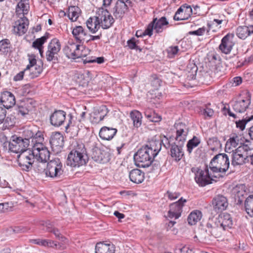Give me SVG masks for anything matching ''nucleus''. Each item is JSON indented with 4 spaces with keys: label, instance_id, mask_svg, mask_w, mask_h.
<instances>
[{
    "label": "nucleus",
    "instance_id": "nucleus-4",
    "mask_svg": "<svg viewBox=\"0 0 253 253\" xmlns=\"http://www.w3.org/2000/svg\"><path fill=\"white\" fill-rule=\"evenodd\" d=\"M88 161L84 145L83 143H76L68 154L67 164L72 167H80L85 165Z\"/></svg>",
    "mask_w": 253,
    "mask_h": 253
},
{
    "label": "nucleus",
    "instance_id": "nucleus-15",
    "mask_svg": "<svg viewBox=\"0 0 253 253\" xmlns=\"http://www.w3.org/2000/svg\"><path fill=\"white\" fill-rule=\"evenodd\" d=\"M49 143L52 150L58 153L64 146V137L60 132H53L50 136Z\"/></svg>",
    "mask_w": 253,
    "mask_h": 253
},
{
    "label": "nucleus",
    "instance_id": "nucleus-53",
    "mask_svg": "<svg viewBox=\"0 0 253 253\" xmlns=\"http://www.w3.org/2000/svg\"><path fill=\"white\" fill-rule=\"evenodd\" d=\"M57 54L54 53L52 51L47 49L46 52V58L48 61H56L57 60V57L56 56Z\"/></svg>",
    "mask_w": 253,
    "mask_h": 253
},
{
    "label": "nucleus",
    "instance_id": "nucleus-45",
    "mask_svg": "<svg viewBox=\"0 0 253 253\" xmlns=\"http://www.w3.org/2000/svg\"><path fill=\"white\" fill-rule=\"evenodd\" d=\"M26 0H20L17 5L16 9L17 12L20 14L21 11L23 15L28 12L29 6L28 3L26 2Z\"/></svg>",
    "mask_w": 253,
    "mask_h": 253
},
{
    "label": "nucleus",
    "instance_id": "nucleus-5",
    "mask_svg": "<svg viewBox=\"0 0 253 253\" xmlns=\"http://www.w3.org/2000/svg\"><path fill=\"white\" fill-rule=\"evenodd\" d=\"M229 165L228 156L225 153H219L211 160L209 168L213 174H217L218 178L223 177L228 169Z\"/></svg>",
    "mask_w": 253,
    "mask_h": 253
},
{
    "label": "nucleus",
    "instance_id": "nucleus-38",
    "mask_svg": "<svg viewBox=\"0 0 253 253\" xmlns=\"http://www.w3.org/2000/svg\"><path fill=\"white\" fill-rule=\"evenodd\" d=\"M46 231L48 232L53 233L57 239L62 242L65 243L67 241L66 238L60 233L59 230L53 227L51 225L49 224L46 226Z\"/></svg>",
    "mask_w": 253,
    "mask_h": 253
},
{
    "label": "nucleus",
    "instance_id": "nucleus-27",
    "mask_svg": "<svg viewBox=\"0 0 253 253\" xmlns=\"http://www.w3.org/2000/svg\"><path fill=\"white\" fill-rule=\"evenodd\" d=\"M215 219L217 222L218 225H220L223 230H225L226 228H231L233 224L231 216L228 213L219 215Z\"/></svg>",
    "mask_w": 253,
    "mask_h": 253
},
{
    "label": "nucleus",
    "instance_id": "nucleus-17",
    "mask_svg": "<svg viewBox=\"0 0 253 253\" xmlns=\"http://www.w3.org/2000/svg\"><path fill=\"white\" fill-rule=\"evenodd\" d=\"M129 0H118L114 8L113 14L116 18H121L127 10L128 4H130Z\"/></svg>",
    "mask_w": 253,
    "mask_h": 253
},
{
    "label": "nucleus",
    "instance_id": "nucleus-34",
    "mask_svg": "<svg viewBox=\"0 0 253 253\" xmlns=\"http://www.w3.org/2000/svg\"><path fill=\"white\" fill-rule=\"evenodd\" d=\"M240 142V137L236 134H233L227 140L225 144V151L231 150L232 148L236 147Z\"/></svg>",
    "mask_w": 253,
    "mask_h": 253
},
{
    "label": "nucleus",
    "instance_id": "nucleus-21",
    "mask_svg": "<svg viewBox=\"0 0 253 253\" xmlns=\"http://www.w3.org/2000/svg\"><path fill=\"white\" fill-rule=\"evenodd\" d=\"M251 97L249 95L245 98L234 101L232 103L233 109L237 113L245 112L251 104Z\"/></svg>",
    "mask_w": 253,
    "mask_h": 253
},
{
    "label": "nucleus",
    "instance_id": "nucleus-44",
    "mask_svg": "<svg viewBox=\"0 0 253 253\" xmlns=\"http://www.w3.org/2000/svg\"><path fill=\"white\" fill-rule=\"evenodd\" d=\"M42 71V67L38 65H36L30 69L28 73L31 79H34L38 77Z\"/></svg>",
    "mask_w": 253,
    "mask_h": 253
},
{
    "label": "nucleus",
    "instance_id": "nucleus-55",
    "mask_svg": "<svg viewBox=\"0 0 253 253\" xmlns=\"http://www.w3.org/2000/svg\"><path fill=\"white\" fill-rule=\"evenodd\" d=\"M247 155H248V162H250L253 165V148L251 147L248 144V149H247Z\"/></svg>",
    "mask_w": 253,
    "mask_h": 253
},
{
    "label": "nucleus",
    "instance_id": "nucleus-56",
    "mask_svg": "<svg viewBox=\"0 0 253 253\" xmlns=\"http://www.w3.org/2000/svg\"><path fill=\"white\" fill-rule=\"evenodd\" d=\"M201 114L205 116V117H211L214 113V112L212 109L206 107V108L203 109L201 111Z\"/></svg>",
    "mask_w": 253,
    "mask_h": 253
},
{
    "label": "nucleus",
    "instance_id": "nucleus-51",
    "mask_svg": "<svg viewBox=\"0 0 253 253\" xmlns=\"http://www.w3.org/2000/svg\"><path fill=\"white\" fill-rule=\"evenodd\" d=\"M43 140V137L41 131H38L36 133L34 132V136L31 140V142L34 144V145L37 143H42Z\"/></svg>",
    "mask_w": 253,
    "mask_h": 253
},
{
    "label": "nucleus",
    "instance_id": "nucleus-60",
    "mask_svg": "<svg viewBox=\"0 0 253 253\" xmlns=\"http://www.w3.org/2000/svg\"><path fill=\"white\" fill-rule=\"evenodd\" d=\"M29 229L24 226H17L13 229V231L15 233H24L27 232Z\"/></svg>",
    "mask_w": 253,
    "mask_h": 253
},
{
    "label": "nucleus",
    "instance_id": "nucleus-7",
    "mask_svg": "<svg viewBox=\"0 0 253 253\" xmlns=\"http://www.w3.org/2000/svg\"><path fill=\"white\" fill-rule=\"evenodd\" d=\"M63 173V166L59 159L51 160L46 164V176L52 178H59L62 177Z\"/></svg>",
    "mask_w": 253,
    "mask_h": 253
},
{
    "label": "nucleus",
    "instance_id": "nucleus-46",
    "mask_svg": "<svg viewBox=\"0 0 253 253\" xmlns=\"http://www.w3.org/2000/svg\"><path fill=\"white\" fill-rule=\"evenodd\" d=\"M253 120V114L251 116L247 114L246 117L243 118L241 120H239L236 122V127L240 128L241 130H243L245 128L246 125L251 121Z\"/></svg>",
    "mask_w": 253,
    "mask_h": 253
},
{
    "label": "nucleus",
    "instance_id": "nucleus-62",
    "mask_svg": "<svg viewBox=\"0 0 253 253\" xmlns=\"http://www.w3.org/2000/svg\"><path fill=\"white\" fill-rule=\"evenodd\" d=\"M206 29L204 27L198 29L197 30L189 32L190 34L197 36H202L205 33Z\"/></svg>",
    "mask_w": 253,
    "mask_h": 253
},
{
    "label": "nucleus",
    "instance_id": "nucleus-16",
    "mask_svg": "<svg viewBox=\"0 0 253 253\" xmlns=\"http://www.w3.org/2000/svg\"><path fill=\"white\" fill-rule=\"evenodd\" d=\"M80 45L75 43L68 42L63 49L64 53L68 58L76 59L81 57Z\"/></svg>",
    "mask_w": 253,
    "mask_h": 253
},
{
    "label": "nucleus",
    "instance_id": "nucleus-22",
    "mask_svg": "<svg viewBox=\"0 0 253 253\" xmlns=\"http://www.w3.org/2000/svg\"><path fill=\"white\" fill-rule=\"evenodd\" d=\"M66 113L62 110L55 111L50 117L51 124L55 126H61L65 120Z\"/></svg>",
    "mask_w": 253,
    "mask_h": 253
},
{
    "label": "nucleus",
    "instance_id": "nucleus-54",
    "mask_svg": "<svg viewBox=\"0 0 253 253\" xmlns=\"http://www.w3.org/2000/svg\"><path fill=\"white\" fill-rule=\"evenodd\" d=\"M104 62V58L103 57H99L94 58V59L88 60L87 58L84 60V64L87 63H94L97 62L98 64H101Z\"/></svg>",
    "mask_w": 253,
    "mask_h": 253
},
{
    "label": "nucleus",
    "instance_id": "nucleus-42",
    "mask_svg": "<svg viewBox=\"0 0 253 253\" xmlns=\"http://www.w3.org/2000/svg\"><path fill=\"white\" fill-rule=\"evenodd\" d=\"M201 141L199 138L194 136L191 139H190L187 143V150L189 154H191L193 149L197 147L200 143Z\"/></svg>",
    "mask_w": 253,
    "mask_h": 253
},
{
    "label": "nucleus",
    "instance_id": "nucleus-57",
    "mask_svg": "<svg viewBox=\"0 0 253 253\" xmlns=\"http://www.w3.org/2000/svg\"><path fill=\"white\" fill-rule=\"evenodd\" d=\"M166 196H167L169 199L173 200L178 198L180 196V194L179 193L172 192L168 191L166 194Z\"/></svg>",
    "mask_w": 253,
    "mask_h": 253
},
{
    "label": "nucleus",
    "instance_id": "nucleus-35",
    "mask_svg": "<svg viewBox=\"0 0 253 253\" xmlns=\"http://www.w3.org/2000/svg\"><path fill=\"white\" fill-rule=\"evenodd\" d=\"M130 117L133 121L134 127L138 128L141 126L142 116L140 112L137 110H133L130 113Z\"/></svg>",
    "mask_w": 253,
    "mask_h": 253
},
{
    "label": "nucleus",
    "instance_id": "nucleus-61",
    "mask_svg": "<svg viewBox=\"0 0 253 253\" xmlns=\"http://www.w3.org/2000/svg\"><path fill=\"white\" fill-rule=\"evenodd\" d=\"M127 45L131 49H137L138 46L136 45V42L134 38H132L127 41Z\"/></svg>",
    "mask_w": 253,
    "mask_h": 253
},
{
    "label": "nucleus",
    "instance_id": "nucleus-41",
    "mask_svg": "<svg viewBox=\"0 0 253 253\" xmlns=\"http://www.w3.org/2000/svg\"><path fill=\"white\" fill-rule=\"evenodd\" d=\"M80 10L78 6H70L68 9V16L72 21H76L80 15Z\"/></svg>",
    "mask_w": 253,
    "mask_h": 253
},
{
    "label": "nucleus",
    "instance_id": "nucleus-20",
    "mask_svg": "<svg viewBox=\"0 0 253 253\" xmlns=\"http://www.w3.org/2000/svg\"><path fill=\"white\" fill-rule=\"evenodd\" d=\"M29 21L28 19L23 16L15 22L13 25V32L19 36H21L25 34L28 28Z\"/></svg>",
    "mask_w": 253,
    "mask_h": 253
},
{
    "label": "nucleus",
    "instance_id": "nucleus-13",
    "mask_svg": "<svg viewBox=\"0 0 253 253\" xmlns=\"http://www.w3.org/2000/svg\"><path fill=\"white\" fill-rule=\"evenodd\" d=\"M186 201V199L182 197L178 201L171 204L169 205L168 216L170 218H178L181 215V213L182 211V208Z\"/></svg>",
    "mask_w": 253,
    "mask_h": 253
},
{
    "label": "nucleus",
    "instance_id": "nucleus-30",
    "mask_svg": "<svg viewBox=\"0 0 253 253\" xmlns=\"http://www.w3.org/2000/svg\"><path fill=\"white\" fill-rule=\"evenodd\" d=\"M253 34V25L239 26L236 29V35L241 39H245Z\"/></svg>",
    "mask_w": 253,
    "mask_h": 253
},
{
    "label": "nucleus",
    "instance_id": "nucleus-29",
    "mask_svg": "<svg viewBox=\"0 0 253 253\" xmlns=\"http://www.w3.org/2000/svg\"><path fill=\"white\" fill-rule=\"evenodd\" d=\"M117 132L116 128L103 126L100 129L99 135L101 139L109 140L114 137Z\"/></svg>",
    "mask_w": 253,
    "mask_h": 253
},
{
    "label": "nucleus",
    "instance_id": "nucleus-14",
    "mask_svg": "<svg viewBox=\"0 0 253 253\" xmlns=\"http://www.w3.org/2000/svg\"><path fill=\"white\" fill-rule=\"evenodd\" d=\"M222 230V229L220 225H218L215 220L212 222L209 221L206 225L205 232L207 235L205 236L204 238L206 240H210L211 236L217 238L220 236Z\"/></svg>",
    "mask_w": 253,
    "mask_h": 253
},
{
    "label": "nucleus",
    "instance_id": "nucleus-23",
    "mask_svg": "<svg viewBox=\"0 0 253 253\" xmlns=\"http://www.w3.org/2000/svg\"><path fill=\"white\" fill-rule=\"evenodd\" d=\"M212 205L215 211L218 212L225 210L228 204L225 197L221 195H218L213 199Z\"/></svg>",
    "mask_w": 253,
    "mask_h": 253
},
{
    "label": "nucleus",
    "instance_id": "nucleus-59",
    "mask_svg": "<svg viewBox=\"0 0 253 253\" xmlns=\"http://www.w3.org/2000/svg\"><path fill=\"white\" fill-rule=\"evenodd\" d=\"M48 247L55 249H61L62 246L60 244L56 241L49 240Z\"/></svg>",
    "mask_w": 253,
    "mask_h": 253
},
{
    "label": "nucleus",
    "instance_id": "nucleus-9",
    "mask_svg": "<svg viewBox=\"0 0 253 253\" xmlns=\"http://www.w3.org/2000/svg\"><path fill=\"white\" fill-rule=\"evenodd\" d=\"M28 146L27 140L16 135L11 136L9 143V150L15 153L24 152Z\"/></svg>",
    "mask_w": 253,
    "mask_h": 253
},
{
    "label": "nucleus",
    "instance_id": "nucleus-33",
    "mask_svg": "<svg viewBox=\"0 0 253 253\" xmlns=\"http://www.w3.org/2000/svg\"><path fill=\"white\" fill-rule=\"evenodd\" d=\"M152 23L154 26V30L158 33H161L164 30V27L169 24L165 17H162L159 19L155 18Z\"/></svg>",
    "mask_w": 253,
    "mask_h": 253
},
{
    "label": "nucleus",
    "instance_id": "nucleus-32",
    "mask_svg": "<svg viewBox=\"0 0 253 253\" xmlns=\"http://www.w3.org/2000/svg\"><path fill=\"white\" fill-rule=\"evenodd\" d=\"M129 177L132 182L139 184L144 181V173L139 169H133L129 172Z\"/></svg>",
    "mask_w": 253,
    "mask_h": 253
},
{
    "label": "nucleus",
    "instance_id": "nucleus-52",
    "mask_svg": "<svg viewBox=\"0 0 253 253\" xmlns=\"http://www.w3.org/2000/svg\"><path fill=\"white\" fill-rule=\"evenodd\" d=\"M45 162H42V161H39L37 162V163L36 164V170L39 172V173H42L44 172L45 174L46 175V165L45 164Z\"/></svg>",
    "mask_w": 253,
    "mask_h": 253
},
{
    "label": "nucleus",
    "instance_id": "nucleus-8",
    "mask_svg": "<svg viewBox=\"0 0 253 253\" xmlns=\"http://www.w3.org/2000/svg\"><path fill=\"white\" fill-rule=\"evenodd\" d=\"M247 149H248V144H243L235 151H232V153L231 154L232 165L235 167L248 162Z\"/></svg>",
    "mask_w": 253,
    "mask_h": 253
},
{
    "label": "nucleus",
    "instance_id": "nucleus-47",
    "mask_svg": "<svg viewBox=\"0 0 253 253\" xmlns=\"http://www.w3.org/2000/svg\"><path fill=\"white\" fill-rule=\"evenodd\" d=\"M49 34L46 33L44 36L40 38H38L36 40L33 42L32 44V46L35 48H40L43 47V43L46 42L47 39L48 38Z\"/></svg>",
    "mask_w": 253,
    "mask_h": 253
},
{
    "label": "nucleus",
    "instance_id": "nucleus-1",
    "mask_svg": "<svg viewBox=\"0 0 253 253\" xmlns=\"http://www.w3.org/2000/svg\"><path fill=\"white\" fill-rule=\"evenodd\" d=\"M161 149V142L152 141L140 149L134 156L137 165L140 168H147L151 166L154 158Z\"/></svg>",
    "mask_w": 253,
    "mask_h": 253
},
{
    "label": "nucleus",
    "instance_id": "nucleus-64",
    "mask_svg": "<svg viewBox=\"0 0 253 253\" xmlns=\"http://www.w3.org/2000/svg\"><path fill=\"white\" fill-rule=\"evenodd\" d=\"M176 251V253H194L192 250H190L186 247L178 249Z\"/></svg>",
    "mask_w": 253,
    "mask_h": 253
},
{
    "label": "nucleus",
    "instance_id": "nucleus-18",
    "mask_svg": "<svg viewBox=\"0 0 253 253\" xmlns=\"http://www.w3.org/2000/svg\"><path fill=\"white\" fill-rule=\"evenodd\" d=\"M192 14V9L190 5L186 4L181 5L174 14V20H184L188 19Z\"/></svg>",
    "mask_w": 253,
    "mask_h": 253
},
{
    "label": "nucleus",
    "instance_id": "nucleus-28",
    "mask_svg": "<svg viewBox=\"0 0 253 253\" xmlns=\"http://www.w3.org/2000/svg\"><path fill=\"white\" fill-rule=\"evenodd\" d=\"M34 107V103L30 99L28 100L23 105L18 106L16 108V113L18 115H21L22 117H25L29 114V113L32 111Z\"/></svg>",
    "mask_w": 253,
    "mask_h": 253
},
{
    "label": "nucleus",
    "instance_id": "nucleus-39",
    "mask_svg": "<svg viewBox=\"0 0 253 253\" xmlns=\"http://www.w3.org/2000/svg\"><path fill=\"white\" fill-rule=\"evenodd\" d=\"M145 117L152 122H159L162 120L161 116L156 113L150 109H147L145 112Z\"/></svg>",
    "mask_w": 253,
    "mask_h": 253
},
{
    "label": "nucleus",
    "instance_id": "nucleus-50",
    "mask_svg": "<svg viewBox=\"0 0 253 253\" xmlns=\"http://www.w3.org/2000/svg\"><path fill=\"white\" fill-rule=\"evenodd\" d=\"M179 48L178 46H171L168 48L167 52L168 56L170 58H173L178 54Z\"/></svg>",
    "mask_w": 253,
    "mask_h": 253
},
{
    "label": "nucleus",
    "instance_id": "nucleus-25",
    "mask_svg": "<svg viewBox=\"0 0 253 253\" xmlns=\"http://www.w3.org/2000/svg\"><path fill=\"white\" fill-rule=\"evenodd\" d=\"M108 110L106 106L102 105L95 110L91 115L92 122L94 123H98L103 120L104 117L107 115Z\"/></svg>",
    "mask_w": 253,
    "mask_h": 253
},
{
    "label": "nucleus",
    "instance_id": "nucleus-6",
    "mask_svg": "<svg viewBox=\"0 0 253 253\" xmlns=\"http://www.w3.org/2000/svg\"><path fill=\"white\" fill-rule=\"evenodd\" d=\"M191 171L195 174V180L200 186L211 183V177H218L217 175L212 173V171L210 172L208 168L204 171L198 167H193L191 169Z\"/></svg>",
    "mask_w": 253,
    "mask_h": 253
},
{
    "label": "nucleus",
    "instance_id": "nucleus-49",
    "mask_svg": "<svg viewBox=\"0 0 253 253\" xmlns=\"http://www.w3.org/2000/svg\"><path fill=\"white\" fill-rule=\"evenodd\" d=\"M34 136V132L29 129H25L22 134V136H21L23 140L28 141V145H29L30 140H32V138Z\"/></svg>",
    "mask_w": 253,
    "mask_h": 253
},
{
    "label": "nucleus",
    "instance_id": "nucleus-40",
    "mask_svg": "<svg viewBox=\"0 0 253 253\" xmlns=\"http://www.w3.org/2000/svg\"><path fill=\"white\" fill-rule=\"evenodd\" d=\"M245 208L247 213L253 217V195H250L245 201Z\"/></svg>",
    "mask_w": 253,
    "mask_h": 253
},
{
    "label": "nucleus",
    "instance_id": "nucleus-26",
    "mask_svg": "<svg viewBox=\"0 0 253 253\" xmlns=\"http://www.w3.org/2000/svg\"><path fill=\"white\" fill-rule=\"evenodd\" d=\"M0 101L5 108L9 109L15 104L14 95L9 91L3 92L1 96Z\"/></svg>",
    "mask_w": 253,
    "mask_h": 253
},
{
    "label": "nucleus",
    "instance_id": "nucleus-63",
    "mask_svg": "<svg viewBox=\"0 0 253 253\" xmlns=\"http://www.w3.org/2000/svg\"><path fill=\"white\" fill-rule=\"evenodd\" d=\"M28 71L25 69L24 71L19 72L14 77V80L15 81H20L23 79L24 74L26 73H28Z\"/></svg>",
    "mask_w": 253,
    "mask_h": 253
},
{
    "label": "nucleus",
    "instance_id": "nucleus-31",
    "mask_svg": "<svg viewBox=\"0 0 253 253\" xmlns=\"http://www.w3.org/2000/svg\"><path fill=\"white\" fill-rule=\"evenodd\" d=\"M115 246L113 244L97 243L95 246V253H115Z\"/></svg>",
    "mask_w": 253,
    "mask_h": 253
},
{
    "label": "nucleus",
    "instance_id": "nucleus-58",
    "mask_svg": "<svg viewBox=\"0 0 253 253\" xmlns=\"http://www.w3.org/2000/svg\"><path fill=\"white\" fill-rule=\"evenodd\" d=\"M153 30H154V26L151 22L148 25L147 28L144 31L145 36L148 35L150 37L151 36Z\"/></svg>",
    "mask_w": 253,
    "mask_h": 253
},
{
    "label": "nucleus",
    "instance_id": "nucleus-2",
    "mask_svg": "<svg viewBox=\"0 0 253 253\" xmlns=\"http://www.w3.org/2000/svg\"><path fill=\"white\" fill-rule=\"evenodd\" d=\"M176 129L175 141L170 145L168 141V145L170 146V155L176 162L179 161L184 156L183 146L188 133V127L183 123L175 124Z\"/></svg>",
    "mask_w": 253,
    "mask_h": 253
},
{
    "label": "nucleus",
    "instance_id": "nucleus-3",
    "mask_svg": "<svg viewBox=\"0 0 253 253\" xmlns=\"http://www.w3.org/2000/svg\"><path fill=\"white\" fill-rule=\"evenodd\" d=\"M94 18L90 17L86 22L87 28L92 34L97 32L100 27L108 29L115 21L109 11L103 7L98 9Z\"/></svg>",
    "mask_w": 253,
    "mask_h": 253
},
{
    "label": "nucleus",
    "instance_id": "nucleus-43",
    "mask_svg": "<svg viewBox=\"0 0 253 253\" xmlns=\"http://www.w3.org/2000/svg\"><path fill=\"white\" fill-rule=\"evenodd\" d=\"M61 48L60 42L57 39H54L51 41L48 45V50L54 53H58Z\"/></svg>",
    "mask_w": 253,
    "mask_h": 253
},
{
    "label": "nucleus",
    "instance_id": "nucleus-36",
    "mask_svg": "<svg viewBox=\"0 0 253 253\" xmlns=\"http://www.w3.org/2000/svg\"><path fill=\"white\" fill-rule=\"evenodd\" d=\"M202 217V213L199 210H194L189 215L187 221L190 225L196 224Z\"/></svg>",
    "mask_w": 253,
    "mask_h": 253
},
{
    "label": "nucleus",
    "instance_id": "nucleus-10",
    "mask_svg": "<svg viewBox=\"0 0 253 253\" xmlns=\"http://www.w3.org/2000/svg\"><path fill=\"white\" fill-rule=\"evenodd\" d=\"M32 152L38 161L46 162L49 159L50 152L42 143H37L33 146Z\"/></svg>",
    "mask_w": 253,
    "mask_h": 253
},
{
    "label": "nucleus",
    "instance_id": "nucleus-11",
    "mask_svg": "<svg viewBox=\"0 0 253 253\" xmlns=\"http://www.w3.org/2000/svg\"><path fill=\"white\" fill-rule=\"evenodd\" d=\"M29 150L28 152L25 151L21 153L18 157V162L20 167H23V169L28 170L32 167L34 163V156L32 152Z\"/></svg>",
    "mask_w": 253,
    "mask_h": 253
},
{
    "label": "nucleus",
    "instance_id": "nucleus-19",
    "mask_svg": "<svg viewBox=\"0 0 253 253\" xmlns=\"http://www.w3.org/2000/svg\"><path fill=\"white\" fill-rule=\"evenodd\" d=\"M234 37L233 34H228L222 38L219 48L223 53L228 54L231 52L234 45L232 42Z\"/></svg>",
    "mask_w": 253,
    "mask_h": 253
},
{
    "label": "nucleus",
    "instance_id": "nucleus-48",
    "mask_svg": "<svg viewBox=\"0 0 253 253\" xmlns=\"http://www.w3.org/2000/svg\"><path fill=\"white\" fill-rule=\"evenodd\" d=\"M10 42L7 39L0 41V54H6L10 50Z\"/></svg>",
    "mask_w": 253,
    "mask_h": 253
},
{
    "label": "nucleus",
    "instance_id": "nucleus-37",
    "mask_svg": "<svg viewBox=\"0 0 253 253\" xmlns=\"http://www.w3.org/2000/svg\"><path fill=\"white\" fill-rule=\"evenodd\" d=\"M198 67L193 61L189 62L187 66L186 71L187 72V77L190 80L195 79Z\"/></svg>",
    "mask_w": 253,
    "mask_h": 253
},
{
    "label": "nucleus",
    "instance_id": "nucleus-12",
    "mask_svg": "<svg viewBox=\"0 0 253 253\" xmlns=\"http://www.w3.org/2000/svg\"><path fill=\"white\" fill-rule=\"evenodd\" d=\"M91 156L94 161L100 164L107 163L110 159V155L108 151L101 150L97 147L92 149Z\"/></svg>",
    "mask_w": 253,
    "mask_h": 253
},
{
    "label": "nucleus",
    "instance_id": "nucleus-24",
    "mask_svg": "<svg viewBox=\"0 0 253 253\" xmlns=\"http://www.w3.org/2000/svg\"><path fill=\"white\" fill-rule=\"evenodd\" d=\"M72 34L75 39L80 43H84L89 37L87 32L81 26H77L74 28Z\"/></svg>",
    "mask_w": 253,
    "mask_h": 253
}]
</instances>
